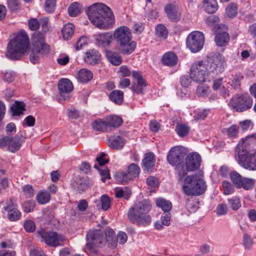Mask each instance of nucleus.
Listing matches in <instances>:
<instances>
[{
	"instance_id": "1",
	"label": "nucleus",
	"mask_w": 256,
	"mask_h": 256,
	"mask_svg": "<svg viewBox=\"0 0 256 256\" xmlns=\"http://www.w3.org/2000/svg\"><path fill=\"white\" fill-rule=\"evenodd\" d=\"M86 12L91 22L100 29L110 28L114 23L112 10L102 3L92 4L86 10Z\"/></svg>"
},
{
	"instance_id": "2",
	"label": "nucleus",
	"mask_w": 256,
	"mask_h": 256,
	"mask_svg": "<svg viewBox=\"0 0 256 256\" xmlns=\"http://www.w3.org/2000/svg\"><path fill=\"white\" fill-rule=\"evenodd\" d=\"M151 204L149 200H144L136 203L128 212V218L133 224L138 226H146L152 221L151 217L148 212L151 209Z\"/></svg>"
},
{
	"instance_id": "3",
	"label": "nucleus",
	"mask_w": 256,
	"mask_h": 256,
	"mask_svg": "<svg viewBox=\"0 0 256 256\" xmlns=\"http://www.w3.org/2000/svg\"><path fill=\"white\" fill-rule=\"evenodd\" d=\"M30 45L28 34L24 31H20L12 39L8 45L6 56L12 60H18L28 49Z\"/></svg>"
},
{
	"instance_id": "4",
	"label": "nucleus",
	"mask_w": 256,
	"mask_h": 256,
	"mask_svg": "<svg viewBox=\"0 0 256 256\" xmlns=\"http://www.w3.org/2000/svg\"><path fill=\"white\" fill-rule=\"evenodd\" d=\"M114 38L118 44V50L124 54H131L136 47V42L132 41L130 29L126 26H120L115 30Z\"/></svg>"
},
{
	"instance_id": "5",
	"label": "nucleus",
	"mask_w": 256,
	"mask_h": 256,
	"mask_svg": "<svg viewBox=\"0 0 256 256\" xmlns=\"http://www.w3.org/2000/svg\"><path fill=\"white\" fill-rule=\"evenodd\" d=\"M113 234L114 232L112 230H109L108 236L100 230H90L86 236L87 241L86 248L90 252H96V248H102L106 242H108L110 246V238L112 237Z\"/></svg>"
},
{
	"instance_id": "6",
	"label": "nucleus",
	"mask_w": 256,
	"mask_h": 256,
	"mask_svg": "<svg viewBox=\"0 0 256 256\" xmlns=\"http://www.w3.org/2000/svg\"><path fill=\"white\" fill-rule=\"evenodd\" d=\"M206 188V182L200 176L196 175L188 176L182 185L184 193L187 196H200Z\"/></svg>"
},
{
	"instance_id": "7",
	"label": "nucleus",
	"mask_w": 256,
	"mask_h": 256,
	"mask_svg": "<svg viewBox=\"0 0 256 256\" xmlns=\"http://www.w3.org/2000/svg\"><path fill=\"white\" fill-rule=\"evenodd\" d=\"M33 48L30 56V60L33 64L39 61L43 56L50 52V46L44 42V36L42 33L34 34L32 36Z\"/></svg>"
},
{
	"instance_id": "8",
	"label": "nucleus",
	"mask_w": 256,
	"mask_h": 256,
	"mask_svg": "<svg viewBox=\"0 0 256 256\" xmlns=\"http://www.w3.org/2000/svg\"><path fill=\"white\" fill-rule=\"evenodd\" d=\"M203 62L212 79L223 72L226 65L224 57L218 52L210 54L206 60H203Z\"/></svg>"
},
{
	"instance_id": "9",
	"label": "nucleus",
	"mask_w": 256,
	"mask_h": 256,
	"mask_svg": "<svg viewBox=\"0 0 256 256\" xmlns=\"http://www.w3.org/2000/svg\"><path fill=\"white\" fill-rule=\"evenodd\" d=\"M190 74L192 80L196 82H203L206 80L210 81L211 78L203 60L196 62L191 66Z\"/></svg>"
},
{
	"instance_id": "10",
	"label": "nucleus",
	"mask_w": 256,
	"mask_h": 256,
	"mask_svg": "<svg viewBox=\"0 0 256 256\" xmlns=\"http://www.w3.org/2000/svg\"><path fill=\"white\" fill-rule=\"evenodd\" d=\"M37 233L49 246L56 247L62 246V242L65 240L64 236L59 234L56 232L46 231L44 228L38 230Z\"/></svg>"
},
{
	"instance_id": "11",
	"label": "nucleus",
	"mask_w": 256,
	"mask_h": 256,
	"mask_svg": "<svg viewBox=\"0 0 256 256\" xmlns=\"http://www.w3.org/2000/svg\"><path fill=\"white\" fill-rule=\"evenodd\" d=\"M252 98L248 94H242L233 97L229 102L228 104L237 112H242L247 110L252 107Z\"/></svg>"
},
{
	"instance_id": "12",
	"label": "nucleus",
	"mask_w": 256,
	"mask_h": 256,
	"mask_svg": "<svg viewBox=\"0 0 256 256\" xmlns=\"http://www.w3.org/2000/svg\"><path fill=\"white\" fill-rule=\"evenodd\" d=\"M204 42L203 34L200 31H194L188 36L186 44L192 52H197L202 48Z\"/></svg>"
},
{
	"instance_id": "13",
	"label": "nucleus",
	"mask_w": 256,
	"mask_h": 256,
	"mask_svg": "<svg viewBox=\"0 0 256 256\" xmlns=\"http://www.w3.org/2000/svg\"><path fill=\"white\" fill-rule=\"evenodd\" d=\"M140 169L136 164H131L128 168L127 172H118L116 176V180L122 184H125L130 180L138 176Z\"/></svg>"
},
{
	"instance_id": "14",
	"label": "nucleus",
	"mask_w": 256,
	"mask_h": 256,
	"mask_svg": "<svg viewBox=\"0 0 256 256\" xmlns=\"http://www.w3.org/2000/svg\"><path fill=\"white\" fill-rule=\"evenodd\" d=\"M58 88L60 93L57 99L60 103L70 100L71 97L70 92L74 89L73 85L70 80L67 78L60 80L58 83Z\"/></svg>"
},
{
	"instance_id": "15",
	"label": "nucleus",
	"mask_w": 256,
	"mask_h": 256,
	"mask_svg": "<svg viewBox=\"0 0 256 256\" xmlns=\"http://www.w3.org/2000/svg\"><path fill=\"white\" fill-rule=\"evenodd\" d=\"M22 142V136H6L0 139V148H2L7 146L9 151L14 152L20 149Z\"/></svg>"
},
{
	"instance_id": "16",
	"label": "nucleus",
	"mask_w": 256,
	"mask_h": 256,
	"mask_svg": "<svg viewBox=\"0 0 256 256\" xmlns=\"http://www.w3.org/2000/svg\"><path fill=\"white\" fill-rule=\"evenodd\" d=\"M184 156L185 153L182 147L174 146L170 150L167 156V160L172 166H178L180 165Z\"/></svg>"
},
{
	"instance_id": "17",
	"label": "nucleus",
	"mask_w": 256,
	"mask_h": 256,
	"mask_svg": "<svg viewBox=\"0 0 256 256\" xmlns=\"http://www.w3.org/2000/svg\"><path fill=\"white\" fill-rule=\"evenodd\" d=\"M201 158L198 153H192L188 155L186 159V169L189 171H194L198 169L200 165Z\"/></svg>"
},
{
	"instance_id": "18",
	"label": "nucleus",
	"mask_w": 256,
	"mask_h": 256,
	"mask_svg": "<svg viewBox=\"0 0 256 256\" xmlns=\"http://www.w3.org/2000/svg\"><path fill=\"white\" fill-rule=\"evenodd\" d=\"M4 210L8 212V218L10 221H16L21 218L20 212L16 208L12 200L7 202Z\"/></svg>"
},
{
	"instance_id": "19",
	"label": "nucleus",
	"mask_w": 256,
	"mask_h": 256,
	"mask_svg": "<svg viewBox=\"0 0 256 256\" xmlns=\"http://www.w3.org/2000/svg\"><path fill=\"white\" fill-rule=\"evenodd\" d=\"M94 40L97 45L102 46H108L113 38L112 33L106 32L94 35Z\"/></svg>"
},
{
	"instance_id": "20",
	"label": "nucleus",
	"mask_w": 256,
	"mask_h": 256,
	"mask_svg": "<svg viewBox=\"0 0 256 256\" xmlns=\"http://www.w3.org/2000/svg\"><path fill=\"white\" fill-rule=\"evenodd\" d=\"M154 155L152 152H149L145 154L144 158L142 160V168L144 172H151L155 166Z\"/></svg>"
},
{
	"instance_id": "21",
	"label": "nucleus",
	"mask_w": 256,
	"mask_h": 256,
	"mask_svg": "<svg viewBox=\"0 0 256 256\" xmlns=\"http://www.w3.org/2000/svg\"><path fill=\"white\" fill-rule=\"evenodd\" d=\"M71 186L75 190L79 192L85 190L88 188L86 179L79 176H76L72 179Z\"/></svg>"
},
{
	"instance_id": "22",
	"label": "nucleus",
	"mask_w": 256,
	"mask_h": 256,
	"mask_svg": "<svg viewBox=\"0 0 256 256\" xmlns=\"http://www.w3.org/2000/svg\"><path fill=\"white\" fill-rule=\"evenodd\" d=\"M124 144L125 140L119 136H114L110 137L108 139V146L114 150L122 148Z\"/></svg>"
},
{
	"instance_id": "23",
	"label": "nucleus",
	"mask_w": 256,
	"mask_h": 256,
	"mask_svg": "<svg viewBox=\"0 0 256 256\" xmlns=\"http://www.w3.org/2000/svg\"><path fill=\"white\" fill-rule=\"evenodd\" d=\"M178 60L176 55L173 52H168L163 55L161 61L164 66H173L177 64Z\"/></svg>"
},
{
	"instance_id": "24",
	"label": "nucleus",
	"mask_w": 256,
	"mask_h": 256,
	"mask_svg": "<svg viewBox=\"0 0 256 256\" xmlns=\"http://www.w3.org/2000/svg\"><path fill=\"white\" fill-rule=\"evenodd\" d=\"M164 10L168 18L172 22H177L180 20V14L177 10L176 7L172 4H168L165 6Z\"/></svg>"
},
{
	"instance_id": "25",
	"label": "nucleus",
	"mask_w": 256,
	"mask_h": 256,
	"mask_svg": "<svg viewBox=\"0 0 256 256\" xmlns=\"http://www.w3.org/2000/svg\"><path fill=\"white\" fill-rule=\"evenodd\" d=\"M86 56L84 60L86 62L93 64L98 63L100 59V54L96 50H88L86 52Z\"/></svg>"
},
{
	"instance_id": "26",
	"label": "nucleus",
	"mask_w": 256,
	"mask_h": 256,
	"mask_svg": "<svg viewBox=\"0 0 256 256\" xmlns=\"http://www.w3.org/2000/svg\"><path fill=\"white\" fill-rule=\"evenodd\" d=\"M108 130L110 128H118L123 122L122 118L116 115L109 116L106 117Z\"/></svg>"
},
{
	"instance_id": "27",
	"label": "nucleus",
	"mask_w": 256,
	"mask_h": 256,
	"mask_svg": "<svg viewBox=\"0 0 256 256\" xmlns=\"http://www.w3.org/2000/svg\"><path fill=\"white\" fill-rule=\"evenodd\" d=\"M92 129L98 132H108V128L106 118L104 119L98 118L91 124Z\"/></svg>"
},
{
	"instance_id": "28",
	"label": "nucleus",
	"mask_w": 256,
	"mask_h": 256,
	"mask_svg": "<svg viewBox=\"0 0 256 256\" xmlns=\"http://www.w3.org/2000/svg\"><path fill=\"white\" fill-rule=\"evenodd\" d=\"M93 77L92 72L86 68L80 70L77 74L78 80L82 83H86L90 81Z\"/></svg>"
},
{
	"instance_id": "29",
	"label": "nucleus",
	"mask_w": 256,
	"mask_h": 256,
	"mask_svg": "<svg viewBox=\"0 0 256 256\" xmlns=\"http://www.w3.org/2000/svg\"><path fill=\"white\" fill-rule=\"evenodd\" d=\"M214 40L218 46H224L228 44L230 40V36L226 32H218Z\"/></svg>"
},
{
	"instance_id": "30",
	"label": "nucleus",
	"mask_w": 256,
	"mask_h": 256,
	"mask_svg": "<svg viewBox=\"0 0 256 256\" xmlns=\"http://www.w3.org/2000/svg\"><path fill=\"white\" fill-rule=\"evenodd\" d=\"M110 100L117 104H120L124 100V93L120 90H114L109 94Z\"/></svg>"
},
{
	"instance_id": "31",
	"label": "nucleus",
	"mask_w": 256,
	"mask_h": 256,
	"mask_svg": "<svg viewBox=\"0 0 256 256\" xmlns=\"http://www.w3.org/2000/svg\"><path fill=\"white\" fill-rule=\"evenodd\" d=\"M106 55L109 62L112 64L118 66L122 63V58L118 53L106 50Z\"/></svg>"
},
{
	"instance_id": "32",
	"label": "nucleus",
	"mask_w": 256,
	"mask_h": 256,
	"mask_svg": "<svg viewBox=\"0 0 256 256\" xmlns=\"http://www.w3.org/2000/svg\"><path fill=\"white\" fill-rule=\"evenodd\" d=\"M244 76L241 74H236L232 76L230 81L228 84L234 89H240L241 86L242 81L244 80Z\"/></svg>"
},
{
	"instance_id": "33",
	"label": "nucleus",
	"mask_w": 256,
	"mask_h": 256,
	"mask_svg": "<svg viewBox=\"0 0 256 256\" xmlns=\"http://www.w3.org/2000/svg\"><path fill=\"white\" fill-rule=\"evenodd\" d=\"M113 235H112V237H111L110 239L112 240V243L110 244V246L112 248H114L116 246L118 242H119L120 244H124L128 240V236L126 233L123 232H118L117 236V240H115V238H113Z\"/></svg>"
},
{
	"instance_id": "34",
	"label": "nucleus",
	"mask_w": 256,
	"mask_h": 256,
	"mask_svg": "<svg viewBox=\"0 0 256 256\" xmlns=\"http://www.w3.org/2000/svg\"><path fill=\"white\" fill-rule=\"evenodd\" d=\"M256 180L254 179L244 177L238 188H242L246 190H250L254 188Z\"/></svg>"
},
{
	"instance_id": "35",
	"label": "nucleus",
	"mask_w": 256,
	"mask_h": 256,
	"mask_svg": "<svg viewBox=\"0 0 256 256\" xmlns=\"http://www.w3.org/2000/svg\"><path fill=\"white\" fill-rule=\"evenodd\" d=\"M25 104L22 102L16 101L11 107V111L13 116H20L23 114L25 109Z\"/></svg>"
},
{
	"instance_id": "36",
	"label": "nucleus",
	"mask_w": 256,
	"mask_h": 256,
	"mask_svg": "<svg viewBox=\"0 0 256 256\" xmlns=\"http://www.w3.org/2000/svg\"><path fill=\"white\" fill-rule=\"evenodd\" d=\"M204 8L205 11L209 14L214 13L218 9V4L216 0H204Z\"/></svg>"
},
{
	"instance_id": "37",
	"label": "nucleus",
	"mask_w": 256,
	"mask_h": 256,
	"mask_svg": "<svg viewBox=\"0 0 256 256\" xmlns=\"http://www.w3.org/2000/svg\"><path fill=\"white\" fill-rule=\"evenodd\" d=\"M74 26L70 23L66 24L62 29V38L64 40L70 38L74 34Z\"/></svg>"
},
{
	"instance_id": "38",
	"label": "nucleus",
	"mask_w": 256,
	"mask_h": 256,
	"mask_svg": "<svg viewBox=\"0 0 256 256\" xmlns=\"http://www.w3.org/2000/svg\"><path fill=\"white\" fill-rule=\"evenodd\" d=\"M156 206L160 208L164 212H168L172 208V204L163 198H158L156 201Z\"/></svg>"
},
{
	"instance_id": "39",
	"label": "nucleus",
	"mask_w": 256,
	"mask_h": 256,
	"mask_svg": "<svg viewBox=\"0 0 256 256\" xmlns=\"http://www.w3.org/2000/svg\"><path fill=\"white\" fill-rule=\"evenodd\" d=\"M80 12L81 5L77 2H72L68 8V13L70 16H76Z\"/></svg>"
},
{
	"instance_id": "40",
	"label": "nucleus",
	"mask_w": 256,
	"mask_h": 256,
	"mask_svg": "<svg viewBox=\"0 0 256 256\" xmlns=\"http://www.w3.org/2000/svg\"><path fill=\"white\" fill-rule=\"evenodd\" d=\"M239 126L233 124L227 128L222 130L223 133L226 132L228 138H235L238 136L239 132Z\"/></svg>"
},
{
	"instance_id": "41",
	"label": "nucleus",
	"mask_w": 256,
	"mask_h": 256,
	"mask_svg": "<svg viewBox=\"0 0 256 256\" xmlns=\"http://www.w3.org/2000/svg\"><path fill=\"white\" fill-rule=\"evenodd\" d=\"M146 86V82L144 80H140L137 81V83H133L132 86V90L138 94H140L143 92V89Z\"/></svg>"
},
{
	"instance_id": "42",
	"label": "nucleus",
	"mask_w": 256,
	"mask_h": 256,
	"mask_svg": "<svg viewBox=\"0 0 256 256\" xmlns=\"http://www.w3.org/2000/svg\"><path fill=\"white\" fill-rule=\"evenodd\" d=\"M230 180L236 188H238L240 184L244 177H242L239 173L235 170H233L230 173Z\"/></svg>"
},
{
	"instance_id": "43",
	"label": "nucleus",
	"mask_w": 256,
	"mask_h": 256,
	"mask_svg": "<svg viewBox=\"0 0 256 256\" xmlns=\"http://www.w3.org/2000/svg\"><path fill=\"white\" fill-rule=\"evenodd\" d=\"M50 198V194L46 192H40L36 196V200L38 204H41L48 202Z\"/></svg>"
},
{
	"instance_id": "44",
	"label": "nucleus",
	"mask_w": 256,
	"mask_h": 256,
	"mask_svg": "<svg viewBox=\"0 0 256 256\" xmlns=\"http://www.w3.org/2000/svg\"><path fill=\"white\" fill-rule=\"evenodd\" d=\"M176 170L178 175V180L180 182H184L186 178L187 172L188 171L186 169V166L184 165H178L176 166Z\"/></svg>"
},
{
	"instance_id": "45",
	"label": "nucleus",
	"mask_w": 256,
	"mask_h": 256,
	"mask_svg": "<svg viewBox=\"0 0 256 256\" xmlns=\"http://www.w3.org/2000/svg\"><path fill=\"white\" fill-rule=\"evenodd\" d=\"M156 34L160 38L166 39L168 36L166 27L162 24H158L156 28Z\"/></svg>"
},
{
	"instance_id": "46",
	"label": "nucleus",
	"mask_w": 256,
	"mask_h": 256,
	"mask_svg": "<svg viewBox=\"0 0 256 256\" xmlns=\"http://www.w3.org/2000/svg\"><path fill=\"white\" fill-rule=\"evenodd\" d=\"M176 130L179 136H184L188 133L190 127L182 124H178L176 126Z\"/></svg>"
},
{
	"instance_id": "47",
	"label": "nucleus",
	"mask_w": 256,
	"mask_h": 256,
	"mask_svg": "<svg viewBox=\"0 0 256 256\" xmlns=\"http://www.w3.org/2000/svg\"><path fill=\"white\" fill-rule=\"evenodd\" d=\"M230 208L234 210H237L241 206L240 198L238 196H233L228 200Z\"/></svg>"
},
{
	"instance_id": "48",
	"label": "nucleus",
	"mask_w": 256,
	"mask_h": 256,
	"mask_svg": "<svg viewBox=\"0 0 256 256\" xmlns=\"http://www.w3.org/2000/svg\"><path fill=\"white\" fill-rule=\"evenodd\" d=\"M226 12L228 17L234 18L238 12V8L236 4L234 3L230 4L226 7Z\"/></svg>"
},
{
	"instance_id": "49",
	"label": "nucleus",
	"mask_w": 256,
	"mask_h": 256,
	"mask_svg": "<svg viewBox=\"0 0 256 256\" xmlns=\"http://www.w3.org/2000/svg\"><path fill=\"white\" fill-rule=\"evenodd\" d=\"M222 186L224 188V194L228 195L234 192V185L229 181L224 180L222 183Z\"/></svg>"
},
{
	"instance_id": "50",
	"label": "nucleus",
	"mask_w": 256,
	"mask_h": 256,
	"mask_svg": "<svg viewBox=\"0 0 256 256\" xmlns=\"http://www.w3.org/2000/svg\"><path fill=\"white\" fill-rule=\"evenodd\" d=\"M253 240L252 237L246 233L243 235V245L246 249L250 250L253 245Z\"/></svg>"
},
{
	"instance_id": "51",
	"label": "nucleus",
	"mask_w": 256,
	"mask_h": 256,
	"mask_svg": "<svg viewBox=\"0 0 256 256\" xmlns=\"http://www.w3.org/2000/svg\"><path fill=\"white\" fill-rule=\"evenodd\" d=\"M56 0H46L44 10L48 13H52L56 8Z\"/></svg>"
},
{
	"instance_id": "52",
	"label": "nucleus",
	"mask_w": 256,
	"mask_h": 256,
	"mask_svg": "<svg viewBox=\"0 0 256 256\" xmlns=\"http://www.w3.org/2000/svg\"><path fill=\"white\" fill-rule=\"evenodd\" d=\"M131 194L130 190L126 188L124 190L122 189L118 190L116 192L115 196L116 198H124L126 200H128Z\"/></svg>"
},
{
	"instance_id": "53",
	"label": "nucleus",
	"mask_w": 256,
	"mask_h": 256,
	"mask_svg": "<svg viewBox=\"0 0 256 256\" xmlns=\"http://www.w3.org/2000/svg\"><path fill=\"white\" fill-rule=\"evenodd\" d=\"M100 202L102 209L106 210L110 206V198L107 195L104 194L100 198Z\"/></svg>"
},
{
	"instance_id": "54",
	"label": "nucleus",
	"mask_w": 256,
	"mask_h": 256,
	"mask_svg": "<svg viewBox=\"0 0 256 256\" xmlns=\"http://www.w3.org/2000/svg\"><path fill=\"white\" fill-rule=\"evenodd\" d=\"M24 227L26 231L28 232H34L36 230L35 223L32 220H26L24 223Z\"/></svg>"
},
{
	"instance_id": "55",
	"label": "nucleus",
	"mask_w": 256,
	"mask_h": 256,
	"mask_svg": "<svg viewBox=\"0 0 256 256\" xmlns=\"http://www.w3.org/2000/svg\"><path fill=\"white\" fill-rule=\"evenodd\" d=\"M29 28L32 30H36L40 26V23L36 18H30L28 22Z\"/></svg>"
},
{
	"instance_id": "56",
	"label": "nucleus",
	"mask_w": 256,
	"mask_h": 256,
	"mask_svg": "<svg viewBox=\"0 0 256 256\" xmlns=\"http://www.w3.org/2000/svg\"><path fill=\"white\" fill-rule=\"evenodd\" d=\"M36 204L34 200L26 201L23 204V208L25 212L28 213L33 210Z\"/></svg>"
},
{
	"instance_id": "57",
	"label": "nucleus",
	"mask_w": 256,
	"mask_h": 256,
	"mask_svg": "<svg viewBox=\"0 0 256 256\" xmlns=\"http://www.w3.org/2000/svg\"><path fill=\"white\" fill-rule=\"evenodd\" d=\"M94 168L100 172V174L102 176L101 180L103 182H104L106 179L110 178L109 170L107 168L101 170L97 164H95Z\"/></svg>"
},
{
	"instance_id": "58",
	"label": "nucleus",
	"mask_w": 256,
	"mask_h": 256,
	"mask_svg": "<svg viewBox=\"0 0 256 256\" xmlns=\"http://www.w3.org/2000/svg\"><path fill=\"white\" fill-rule=\"evenodd\" d=\"M208 110H203L198 112L194 116V119L195 121H198L204 120L208 115Z\"/></svg>"
},
{
	"instance_id": "59",
	"label": "nucleus",
	"mask_w": 256,
	"mask_h": 256,
	"mask_svg": "<svg viewBox=\"0 0 256 256\" xmlns=\"http://www.w3.org/2000/svg\"><path fill=\"white\" fill-rule=\"evenodd\" d=\"M14 74L12 72H6L2 73V79L8 82H12L14 80Z\"/></svg>"
},
{
	"instance_id": "60",
	"label": "nucleus",
	"mask_w": 256,
	"mask_h": 256,
	"mask_svg": "<svg viewBox=\"0 0 256 256\" xmlns=\"http://www.w3.org/2000/svg\"><path fill=\"white\" fill-rule=\"evenodd\" d=\"M88 42V38L86 36H81L78 40L74 44V48L76 50H80L82 46L86 44Z\"/></svg>"
},
{
	"instance_id": "61",
	"label": "nucleus",
	"mask_w": 256,
	"mask_h": 256,
	"mask_svg": "<svg viewBox=\"0 0 256 256\" xmlns=\"http://www.w3.org/2000/svg\"><path fill=\"white\" fill-rule=\"evenodd\" d=\"M219 18L214 15L208 17L206 20V24L211 26L217 24L219 22Z\"/></svg>"
},
{
	"instance_id": "62",
	"label": "nucleus",
	"mask_w": 256,
	"mask_h": 256,
	"mask_svg": "<svg viewBox=\"0 0 256 256\" xmlns=\"http://www.w3.org/2000/svg\"><path fill=\"white\" fill-rule=\"evenodd\" d=\"M192 78L190 74L188 75H184L180 78V84L184 87H188L191 83Z\"/></svg>"
},
{
	"instance_id": "63",
	"label": "nucleus",
	"mask_w": 256,
	"mask_h": 256,
	"mask_svg": "<svg viewBox=\"0 0 256 256\" xmlns=\"http://www.w3.org/2000/svg\"><path fill=\"white\" fill-rule=\"evenodd\" d=\"M216 214L218 216L224 215L228 212V207L226 204H218L216 209Z\"/></svg>"
},
{
	"instance_id": "64",
	"label": "nucleus",
	"mask_w": 256,
	"mask_h": 256,
	"mask_svg": "<svg viewBox=\"0 0 256 256\" xmlns=\"http://www.w3.org/2000/svg\"><path fill=\"white\" fill-rule=\"evenodd\" d=\"M19 2L18 0H8V6L12 11H15L19 8Z\"/></svg>"
}]
</instances>
